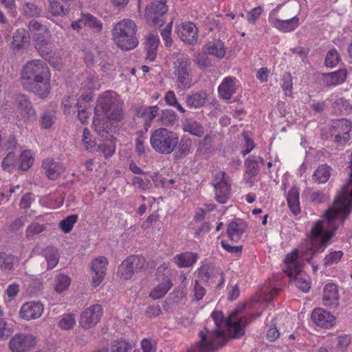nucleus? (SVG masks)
<instances>
[{
	"mask_svg": "<svg viewBox=\"0 0 352 352\" xmlns=\"http://www.w3.org/2000/svg\"><path fill=\"white\" fill-rule=\"evenodd\" d=\"M134 185H137L142 190H147L152 188V183L149 179H143L140 177H134L133 179Z\"/></svg>",
	"mask_w": 352,
	"mask_h": 352,
	"instance_id": "obj_58",
	"label": "nucleus"
},
{
	"mask_svg": "<svg viewBox=\"0 0 352 352\" xmlns=\"http://www.w3.org/2000/svg\"><path fill=\"white\" fill-rule=\"evenodd\" d=\"M159 110L158 106L154 105L150 107L140 106L137 107L135 111L137 116L151 121L158 115Z\"/></svg>",
	"mask_w": 352,
	"mask_h": 352,
	"instance_id": "obj_33",
	"label": "nucleus"
},
{
	"mask_svg": "<svg viewBox=\"0 0 352 352\" xmlns=\"http://www.w3.org/2000/svg\"><path fill=\"white\" fill-rule=\"evenodd\" d=\"M290 278L294 277L296 286L303 292H307L310 289L309 275L296 266L294 269H289L285 272Z\"/></svg>",
	"mask_w": 352,
	"mask_h": 352,
	"instance_id": "obj_15",
	"label": "nucleus"
},
{
	"mask_svg": "<svg viewBox=\"0 0 352 352\" xmlns=\"http://www.w3.org/2000/svg\"><path fill=\"white\" fill-rule=\"evenodd\" d=\"M216 191V200L220 204H225L228 199V195L230 190L229 177H226L224 171L218 173L213 182Z\"/></svg>",
	"mask_w": 352,
	"mask_h": 352,
	"instance_id": "obj_13",
	"label": "nucleus"
},
{
	"mask_svg": "<svg viewBox=\"0 0 352 352\" xmlns=\"http://www.w3.org/2000/svg\"><path fill=\"white\" fill-rule=\"evenodd\" d=\"M160 39L157 35L149 33L146 37L145 49L146 50V59L153 61L157 56V51Z\"/></svg>",
	"mask_w": 352,
	"mask_h": 352,
	"instance_id": "obj_27",
	"label": "nucleus"
},
{
	"mask_svg": "<svg viewBox=\"0 0 352 352\" xmlns=\"http://www.w3.org/2000/svg\"><path fill=\"white\" fill-rule=\"evenodd\" d=\"M298 21L296 16H289L287 19L276 18L273 21V25L282 32H288L294 30L298 26Z\"/></svg>",
	"mask_w": 352,
	"mask_h": 352,
	"instance_id": "obj_26",
	"label": "nucleus"
},
{
	"mask_svg": "<svg viewBox=\"0 0 352 352\" xmlns=\"http://www.w3.org/2000/svg\"><path fill=\"white\" fill-rule=\"evenodd\" d=\"M330 177V167L326 164H322L314 171L313 175L314 180L318 184L325 183Z\"/></svg>",
	"mask_w": 352,
	"mask_h": 352,
	"instance_id": "obj_38",
	"label": "nucleus"
},
{
	"mask_svg": "<svg viewBox=\"0 0 352 352\" xmlns=\"http://www.w3.org/2000/svg\"><path fill=\"white\" fill-rule=\"evenodd\" d=\"M322 299L325 306L336 307L338 305L339 296L335 284L329 283L325 285Z\"/></svg>",
	"mask_w": 352,
	"mask_h": 352,
	"instance_id": "obj_22",
	"label": "nucleus"
},
{
	"mask_svg": "<svg viewBox=\"0 0 352 352\" xmlns=\"http://www.w3.org/2000/svg\"><path fill=\"white\" fill-rule=\"evenodd\" d=\"M28 30L33 35H36L37 33L43 34L47 31V29L35 19L31 20L28 23Z\"/></svg>",
	"mask_w": 352,
	"mask_h": 352,
	"instance_id": "obj_53",
	"label": "nucleus"
},
{
	"mask_svg": "<svg viewBox=\"0 0 352 352\" xmlns=\"http://www.w3.org/2000/svg\"><path fill=\"white\" fill-rule=\"evenodd\" d=\"M84 26L91 29L94 32L100 33L102 30V22L96 16L88 12H82Z\"/></svg>",
	"mask_w": 352,
	"mask_h": 352,
	"instance_id": "obj_35",
	"label": "nucleus"
},
{
	"mask_svg": "<svg viewBox=\"0 0 352 352\" xmlns=\"http://www.w3.org/2000/svg\"><path fill=\"white\" fill-rule=\"evenodd\" d=\"M175 74L177 77L179 87L181 89H188L191 85V75L190 61L186 58H178L174 63Z\"/></svg>",
	"mask_w": 352,
	"mask_h": 352,
	"instance_id": "obj_11",
	"label": "nucleus"
},
{
	"mask_svg": "<svg viewBox=\"0 0 352 352\" xmlns=\"http://www.w3.org/2000/svg\"><path fill=\"white\" fill-rule=\"evenodd\" d=\"M50 73L43 60H34L28 62L22 70V80L27 89L40 98H45L50 91Z\"/></svg>",
	"mask_w": 352,
	"mask_h": 352,
	"instance_id": "obj_2",
	"label": "nucleus"
},
{
	"mask_svg": "<svg viewBox=\"0 0 352 352\" xmlns=\"http://www.w3.org/2000/svg\"><path fill=\"white\" fill-rule=\"evenodd\" d=\"M311 318L316 325L326 329L333 327L336 319L329 311L322 308L315 309L312 311Z\"/></svg>",
	"mask_w": 352,
	"mask_h": 352,
	"instance_id": "obj_16",
	"label": "nucleus"
},
{
	"mask_svg": "<svg viewBox=\"0 0 352 352\" xmlns=\"http://www.w3.org/2000/svg\"><path fill=\"white\" fill-rule=\"evenodd\" d=\"M17 258L5 252H0V269L3 270H11L13 268L14 263Z\"/></svg>",
	"mask_w": 352,
	"mask_h": 352,
	"instance_id": "obj_41",
	"label": "nucleus"
},
{
	"mask_svg": "<svg viewBox=\"0 0 352 352\" xmlns=\"http://www.w3.org/2000/svg\"><path fill=\"white\" fill-rule=\"evenodd\" d=\"M11 333V329L8 327L6 321L0 320V340L7 339Z\"/></svg>",
	"mask_w": 352,
	"mask_h": 352,
	"instance_id": "obj_61",
	"label": "nucleus"
},
{
	"mask_svg": "<svg viewBox=\"0 0 352 352\" xmlns=\"http://www.w3.org/2000/svg\"><path fill=\"white\" fill-rule=\"evenodd\" d=\"M213 269L207 265H203L199 270V277L201 280L208 283L212 276Z\"/></svg>",
	"mask_w": 352,
	"mask_h": 352,
	"instance_id": "obj_57",
	"label": "nucleus"
},
{
	"mask_svg": "<svg viewBox=\"0 0 352 352\" xmlns=\"http://www.w3.org/2000/svg\"><path fill=\"white\" fill-rule=\"evenodd\" d=\"M95 131L96 133L102 138L108 139L109 137V130H108V123H103L102 124H96V121L94 122Z\"/></svg>",
	"mask_w": 352,
	"mask_h": 352,
	"instance_id": "obj_59",
	"label": "nucleus"
},
{
	"mask_svg": "<svg viewBox=\"0 0 352 352\" xmlns=\"http://www.w3.org/2000/svg\"><path fill=\"white\" fill-rule=\"evenodd\" d=\"M77 219V214L69 215L59 223V226L65 233H69L72 231Z\"/></svg>",
	"mask_w": 352,
	"mask_h": 352,
	"instance_id": "obj_46",
	"label": "nucleus"
},
{
	"mask_svg": "<svg viewBox=\"0 0 352 352\" xmlns=\"http://www.w3.org/2000/svg\"><path fill=\"white\" fill-rule=\"evenodd\" d=\"M196 260L197 254L190 252L177 254L175 257V262L180 267H190Z\"/></svg>",
	"mask_w": 352,
	"mask_h": 352,
	"instance_id": "obj_36",
	"label": "nucleus"
},
{
	"mask_svg": "<svg viewBox=\"0 0 352 352\" xmlns=\"http://www.w3.org/2000/svg\"><path fill=\"white\" fill-rule=\"evenodd\" d=\"M22 12L30 17H38L41 15L42 10L34 3L25 2L22 7Z\"/></svg>",
	"mask_w": 352,
	"mask_h": 352,
	"instance_id": "obj_39",
	"label": "nucleus"
},
{
	"mask_svg": "<svg viewBox=\"0 0 352 352\" xmlns=\"http://www.w3.org/2000/svg\"><path fill=\"white\" fill-rule=\"evenodd\" d=\"M130 348L131 345L124 340H115L111 347V352H127Z\"/></svg>",
	"mask_w": 352,
	"mask_h": 352,
	"instance_id": "obj_56",
	"label": "nucleus"
},
{
	"mask_svg": "<svg viewBox=\"0 0 352 352\" xmlns=\"http://www.w3.org/2000/svg\"><path fill=\"white\" fill-rule=\"evenodd\" d=\"M172 28V22L169 23L166 28L162 30L161 34L165 42L166 46H170L172 44V38L170 37Z\"/></svg>",
	"mask_w": 352,
	"mask_h": 352,
	"instance_id": "obj_60",
	"label": "nucleus"
},
{
	"mask_svg": "<svg viewBox=\"0 0 352 352\" xmlns=\"http://www.w3.org/2000/svg\"><path fill=\"white\" fill-rule=\"evenodd\" d=\"M76 324V317L74 314H67L62 316L58 322V326L64 330L72 329Z\"/></svg>",
	"mask_w": 352,
	"mask_h": 352,
	"instance_id": "obj_44",
	"label": "nucleus"
},
{
	"mask_svg": "<svg viewBox=\"0 0 352 352\" xmlns=\"http://www.w3.org/2000/svg\"><path fill=\"white\" fill-rule=\"evenodd\" d=\"M247 229V224L242 219L230 222L227 227V234L232 242H237Z\"/></svg>",
	"mask_w": 352,
	"mask_h": 352,
	"instance_id": "obj_21",
	"label": "nucleus"
},
{
	"mask_svg": "<svg viewBox=\"0 0 352 352\" xmlns=\"http://www.w3.org/2000/svg\"><path fill=\"white\" fill-rule=\"evenodd\" d=\"M50 36L44 35L41 33H37L33 35L35 48L39 54L45 59L51 57L52 43L50 42Z\"/></svg>",
	"mask_w": 352,
	"mask_h": 352,
	"instance_id": "obj_17",
	"label": "nucleus"
},
{
	"mask_svg": "<svg viewBox=\"0 0 352 352\" xmlns=\"http://www.w3.org/2000/svg\"><path fill=\"white\" fill-rule=\"evenodd\" d=\"M98 150L103 153L106 158H108L114 153L115 147L107 144H102L98 146Z\"/></svg>",
	"mask_w": 352,
	"mask_h": 352,
	"instance_id": "obj_64",
	"label": "nucleus"
},
{
	"mask_svg": "<svg viewBox=\"0 0 352 352\" xmlns=\"http://www.w3.org/2000/svg\"><path fill=\"white\" fill-rule=\"evenodd\" d=\"M177 120L178 117L173 110L165 109L162 111L160 120L164 125H173Z\"/></svg>",
	"mask_w": 352,
	"mask_h": 352,
	"instance_id": "obj_42",
	"label": "nucleus"
},
{
	"mask_svg": "<svg viewBox=\"0 0 352 352\" xmlns=\"http://www.w3.org/2000/svg\"><path fill=\"white\" fill-rule=\"evenodd\" d=\"M221 244L222 248L226 250L227 252L230 253H234L236 255H240L241 254L243 246L242 245H238V246H232L229 244H228L226 241H221Z\"/></svg>",
	"mask_w": 352,
	"mask_h": 352,
	"instance_id": "obj_62",
	"label": "nucleus"
},
{
	"mask_svg": "<svg viewBox=\"0 0 352 352\" xmlns=\"http://www.w3.org/2000/svg\"><path fill=\"white\" fill-rule=\"evenodd\" d=\"M15 165V154L13 151L9 152L3 158L1 167L4 170L10 171V168Z\"/></svg>",
	"mask_w": 352,
	"mask_h": 352,
	"instance_id": "obj_54",
	"label": "nucleus"
},
{
	"mask_svg": "<svg viewBox=\"0 0 352 352\" xmlns=\"http://www.w3.org/2000/svg\"><path fill=\"white\" fill-rule=\"evenodd\" d=\"M166 0H153L146 7L145 19L149 25L162 27L164 23V15L168 11Z\"/></svg>",
	"mask_w": 352,
	"mask_h": 352,
	"instance_id": "obj_7",
	"label": "nucleus"
},
{
	"mask_svg": "<svg viewBox=\"0 0 352 352\" xmlns=\"http://www.w3.org/2000/svg\"><path fill=\"white\" fill-rule=\"evenodd\" d=\"M34 157L28 151H24L19 157V168L23 171L28 170L33 164Z\"/></svg>",
	"mask_w": 352,
	"mask_h": 352,
	"instance_id": "obj_43",
	"label": "nucleus"
},
{
	"mask_svg": "<svg viewBox=\"0 0 352 352\" xmlns=\"http://www.w3.org/2000/svg\"><path fill=\"white\" fill-rule=\"evenodd\" d=\"M340 60V57L338 51L336 49H331L327 52L324 63L326 66L333 67L337 65Z\"/></svg>",
	"mask_w": 352,
	"mask_h": 352,
	"instance_id": "obj_48",
	"label": "nucleus"
},
{
	"mask_svg": "<svg viewBox=\"0 0 352 352\" xmlns=\"http://www.w3.org/2000/svg\"><path fill=\"white\" fill-rule=\"evenodd\" d=\"M159 284L151 292L149 296L153 300H157L164 297L173 286V283L168 277L167 268L164 265L160 266L156 272Z\"/></svg>",
	"mask_w": 352,
	"mask_h": 352,
	"instance_id": "obj_9",
	"label": "nucleus"
},
{
	"mask_svg": "<svg viewBox=\"0 0 352 352\" xmlns=\"http://www.w3.org/2000/svg\"><path fill=\"white\" fill-rule=\"evenodd\" d=\"M245 166L246 168V174L249 176V179H251L256 176L258 173V164L254 157V155L249 157L245 162Z\"/></svg>",
	"mask_w": 352,
	"mask_h": 352,
	"instance_id": "obj_40",
	"label": "nucleus"
},
{
	"mask_svg": "<svg viewBox=\"0 0 352 352\" xmlns=\"http://www.w3.org/2000/svg\"><path fill=\"white\" fill-rule=\"evenodd\" d=\"M342 256L343 252L342 251L331 252L324 257V265L327 267L336 264L340 261Z\"/></svg>",
	"mask_w": 352,
	"mask_h": 352,
	"instance_id": "obj_49",
	"label": "nucleus"
},
{
	"mask_svg": "<svg viewBox=\"0 0 352 352\" xmlns=\"http://www.w3.org/2000/svg\"><path fill=\"white\" fill-rule=\"evenodd\" d=\"M137 31V25L133 20L124 19L116 23L112 29V39L120 50L129 51L139 43Z\"/></svg>",
	"mask_w": 352,
	"mask_h": 352,
	"instance_id": "obj_3",
	"label": "nucleus"
},
{
	"mask_svg": "<svg viewBox=\"0 0 352 352\" xmlns=\"http://www.w3.org/2000/svg\"><path fill=\"white\" fill-rule=\"evenodd\" d=\"M45 229L44 225L39 224L37 222L32 223L26 229L25 234L27 239L31 240L36 235L39 234Z\"/></svg>",
	"mask_w": 352,
	"mask_h": 352,
	"instance_id": "obj_47",
	"label": "nucleus"
},
{
	"mask_svg": "<svg viewBox=\"0 0 352 352\" xmlns=\"http://www.w3.org/2000/svg\"><path fill=\"white\" fill-rule=\"evenodd\" d=\"M54 289L58 293H61L68 288L70 285V278L64 274H59L56 276Z\"/></svg>",
	"mask_w": 352,
	"mask_h": 352,
	"instance_id": "obj_45",
	"label": "nucleus"
},
{
	"mask_svg": "<svg viewBox=\"0 0 352 352\" xmlns=\"http://www.w3.org/2000/svg\"><path fill=\"white\" fill-rule=\"evenodd\" d=\"M234 78L227 77L221 83L219 87V92L221 97L225 100L230 99L235 92Z\"/></svg>",
	"mask_w": 352,
	"mask_h": 352,
	"instance_id": "obj_31",
	"label": "nucleus"
},
{
	"mask_svg": "<svg viewBox=\"0 0 352 352\" xmlns=\"http://www.w3.org/2000/svg\"><path fill=\"white\" fill-rule=\"evenodd\" d=\"M298 199L299 193L298 190L296 188H292L288 192L287 200L290 210L294 214H297L300 212Z\"/></svg>",
	"mask_w": 352,
	"mask_h": 352,
	"instance_id": "obj_37",
	"label": "nucleus"
},
{
	"mask_svg": "<svg viewBox=\"0 0 352 352\" xmlns=\"http://www.w3.org/2000/svg\"><path fill=\"white\" fill-rule=\"evenodd\" d=\"M42 166L45 170L47 177L52 180L57 179L64 170L62 164L51 159L44 160Z\"/></svg>",
	"mask_w": 352,
	"mask_h": 352,
	"instance_id": "obj_23",
	"label": "nucleus"
},
{
	"mask_svg": "<svg viewBox=\"0 0 352 352\" xmlns=\"http://www.w3.org/2000/svg\"><path fill=\"white\" fill-rule=\"evenodd\" d=\"M34 338L31 335L16 334L9 342L12 352H25L35 346Z\"/></svg>",
	"mask_w": 352,
	"mask_h": 352,
	"instance_id": "obj_14",
	"label": "nucleus"
},
{
	"mask_svg": "<svg viewBox=\"0 0 352 352\" xmlns=\"http://www.w3.org/2000/svg\"><path fill=\"white\" fill-rule=\"evenodd\" d=\"M41 124L45 129L50 128L54 124L52 115L50 113L45 112L41 118Z\"/></svg>",
	"mask_w": 352,
	"mask_h": 352,
	"instance_id": "obj_63",
	"label": "nucleus"
},
{
	"mask_svg": "<svg viewBox=\"0 0 352 352\" xmlns=\"http://www.w3.org/2000/svg\"><path fill=\"white\" fill-rule=\"evenodd\" d=\"M208 100V94L205 91H199L188 95L186 102L190 107L199 109L205 105Z\"/></svg>",
	"mask_w": 352,
	"mask_h": 352,
	"instance_id": "obj_28",
	"label": "nucleus"
},
{
	"mask_svg": "<svg viewBox=\"0 0 352 352\" xmlns=\"http://www.w3.org/2000/svg\"><path fill=\"white\" fill-rule=\"evenodd\" d=\"M322 76L326 77L324 80L327 87L336 86L342 83L346 78V71L345 69H339L336 72L330 73H324Z\"/></svg>",
	"mask_w": 352,
	"mask_h": 352,
	"instance_id": "obj_29",
	"label": "nucleus"
},
{
	"mask_svg": "<svg viewBox=\"0 0 352 352\" xmlns=\"http://www.w3.org/2000/svg\"><path fill=\"white\" fill-rule=\"evenodd\" d=\"M282 88L285 96H290L292 94V77L289 72H285L283 76Z\"/></svg>",
	"mask_w": 352,
	"mask_h": 352,
	"instance_id": "obj_50",
	"label": "nucleus"
},
{
	"mask_svg": "<svg viewBox=\"0 0 352 352\" xmlns=\"http://www.w3.org/2000/svg\"><path fill=\"white\" fill-rule=\"evenodd\" d=\"M150 143L157 153L164 155L170 154L178 144V136L171 131L160 128L152 132Z\"/></svg>",
	"mask_w": 352,
	"mask_h": 352,
	"instance_id": "obj_4",
	"label": "nucleus"
},
{
	"mask_svg": "<svg viewBox=\"0 0 352 352\" xmlns=\"http://www.w3.org/2000/svg\"><path fill=\"white\" fill-rule=\"evenodd\" d=\"M238 314L235 310L230 316L225 320L223 313L221 311H214L211 317L217 326L214 330H209L204 327V330L199 333L200 341L197 343V347L201 352L214 351L222 348L228 342L229 338L226 336L223 330L220 329L221 326L226 322L232 331V338H239L245 334L243 327V318H241L236 321L232 318Z\"/></svg>",
	"mask_w": 352,
	"mask_h": 352,
	"instance_id": "obj_1",
	"label": "nucleus"
},
{
	"mask_svg": "<svg viewBox=\"0 0 352 352\" xmlns=\"http://www.w3.org/2000/svg\"><path fill=\"white\" fill-rule=\"evenodd\" d=\"M14 104L17 112L25 121H33L36 120V111L29 97L23 94L15 96Z\"/></svg>",
	"mask_w": 352,
	"mask_h": 352,
	"instance_id": "obj_12",
	"label": "nucleus"
},
{
	"mask_svg": "<svg viewBox=\"0 0 352 352\" xmlns=\"http://www.w3.org/2000/svg\"><path fill=\"white\" fill-rule=\"evenodd\" d=\"M103 310L100 305L95 304L86 308L80 314L79 324L85 329L95 327L100 320Z\"/></svg>",
	"mask_w": 352,
	"mask_h": 352,
	"instance_id": "obj_10",
	"label": "nucleus"
},
{
	"mask_svg": "<svg viewBox=\"0 0 352 352\" xmlns=\"http://www.w3.org/2000/svg\"><path fill=\"white\" fill-rule=\"evenodd\" d=\"M351 129V124L346 119L336 120L332 122L331 132L340 133L344 135V140H349V132Z\"/></svg>",
	"mask_w": 352,
	"mask_h": 352,
	"instance_id": "obj_30",
	"label": "nucleus"
},
{
	"mask_svg": "<svg viewBox=\"0 0 352 352\" xmlns=\"http://www.w3.org/2000/svg\"><path fill=\"white\" fill-rule=\"evenodd\" d=\"M183 130L199 138L202 137L204 134V126L198 122L192 120H186L183 125Z\"/></svg>",
	"mask_w": 352,
	"mask_h": 352,
	"instance_id": "obj_34",
	"label": "nucleus"
},
{
	"mask_svg": "<svg viewBox=\"0 0 352 352\" xmlns=\"http://www.w3.org/2000/svg\"><path fill=\"white\" fill-rule=\"evenodd\" d=\"M98 106L107 119L115 120L121 118L122 107L115 92H104L98 100Z\"/></svg>",
	"mask_w": 352,
	"mask_h": 352,
	"instance_id": "obj_5",
	"label": "nucleus"
},
{
	"mask_svg": "<svg viewBox=\"0 0 352 352\" xmlns=\"http://www.w3.org/2000/svg\"><path fill=\"white\" fill-rule=\"evenodd\" d=\"M146 264L144 257L131 255L122 261L118 268V274L124 279H130L135 272H140Z\"/></svg>",
	"mask_w": 352,
	"mask_h": 352,
	"instance_id": "obj_8",
	"label": "nucleus"
},
{
	"mask_svg": "<svg viewBox=\"0 0 352 352\" xmlns=\"http://www.w3.org/2000/svg\"><path fill=\"white\" fill-rule=\"evenodd\" d=\"M68 8H65L60 2L56 0L52 1L50 3V11L53 15L60 16L66 14L68 12Z\"/></svg>",
	"mask_w": 352,
	"mask_h": 352,
	"instance_id": "obj_52",
	"label": "nucleus"
},
{
	"mask_svg": "<svg viewBox=\"0 0 352 352\" xmlns=\"http://www.w3.org/2000/svg\"><path fill=\"white\" fill-rule=\"evenodd\" d=\"M178 151L180 154L179 156L175 155L176 158H179L180 156H186L190 151L192 142L190 139H182L178 142Z\"/></svg>",
	"mask_w": 352,
	"mask_h": 352,
	"instance_id": "obj_51",
	"label": "nucleus"
},
{
	"mask_svg": "<svg viewBox=\"0 0 352 352\" xmlns=\"http://www.w3.org/2000/svg\"><path fill=\"white\" fill-rule=\"evenodd\" d=\"M206 55H212L218 58H223L226 54L224 43L220 40H213L203 47Z\"/></svg>",
	"mask_w": 352,
	"mask_h": 352,
	"instance_id": "obj_24",
	"label": "nucleus"
},
{
	"mask_svg": "<svg viewBox=\"0 0 352 352\" xmlns=\"http://www.w3.org/2000/svg\"><path fill=\"white\" fill-rule=\"evenodd\" d=\"M107 259L104 256L96 258L91 263V269L95 276H93V285L98 286L103 280L107 270Z\"/></svg>",
	"mask_w": 352,
	"mask_h": 352,
	"instance_id": "obj_20",
	"label": "nucleus"
},
{
	"mask_svg": "<svg viewBox=\"0 0 352 352\" xmlns=\"http://www.w3.org/2000/svg\"><path fill=\"white\" fill-rule=\"evenodd\" d=\"M333 234V231L324 230L322 221L316 222L309 234L312 253L316 254L320 251H323Z\"/></svg>",
	"mask_w": 352,
	"mask_h": 352,
	"instance_id": "obj_6",
	"label": "nucleus"
},
{
	"mask_svg": "<svg viewBox=\"0 0 352 352\" xmlns=\"http://www.w3.org/2000/svg\"><path fill=\"white\" fill-rule=\"evenodd\" d=\"M42 256L45 257L47 263V269L55 267L59 261L58 250L53 246H48L42 251Z\"/></svg>",
	"mask_w": 352,
	"mask_h": 352,
	"instance_id": "obj_32",
	"label": "nucleus"
},
{
	"mask_svg": "<svg viewBox=\"0 0 352 352\" xmlns=\"http://www.w3.org/2000/svg\"><path fill=\"white\" fill-rule=\"evenodd\" d=\"M82 144L86 150H91L95 146V142L91 138V133L87 128H85L82 133Z\"/></svg>",
	"mask_w": 352,
	"mask_h": 352,
	"instance_id": "obj_55",
	"label": "nucleus"
},
{
	"mask_svg": "<svg viewBox=\"0 0 352 352\" xmlns=\"http://www.w3.org/2000/svg\"><path fill=\"white\" fill-rule=\"evenodd\" d=\"M43 311V306L41 302H29L23 305L21 308L20 316L25 320L39 318Z\"/></svg>",
	"mask_w": 352,
	"mask_h": 352,
	"instance_id": "obj_19",
	"label": "nucleus"
},
{
	"mask_svg": "<svg viewBox=\"0 0 352 352\" xmlns=\"http://www.w3.org/2000/svg\"><path fill=\"white\" fill-rule=\"evenodd\" d=\"M30 45L29 33L23 28L18 29L12 36V45L14 49H27Z\"/></svg>",
	"mask_w": 352,
	"mask_h": 352,
	"instance_id": "obj_25",
	"label": "nucleus"
},
{
	"mask_svg": "<svg viewBox=\"0 0 352 352\" xmlns=\"http://www.w3.org/2000/svg\"><path fill=\"white\" fill-rule=\"evenodd\" d=\"M177 34L181 40L190 45H194L197 41V28L192 23L190 22L179 26Z\"/></svg>",
	"mask_w": 352,
	"mask_h": 352,
	"instance_id": "obj_18",
	"label": "nucleus"
}]
</instances>
